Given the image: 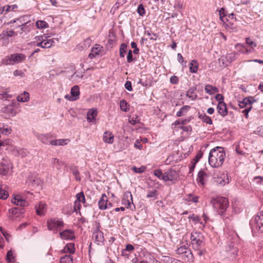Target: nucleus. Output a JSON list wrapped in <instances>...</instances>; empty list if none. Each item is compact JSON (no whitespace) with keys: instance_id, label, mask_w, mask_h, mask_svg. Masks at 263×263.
<instances>
[{"instance_id":"obj_1","label":"nucleus","mask_w":263,"mask_h":263,"mask_svg":"<svg viewBox=\"0 0 263 263\" xmlns=\"http://www.w3.org/2000/svg\"><path fill=\"white\" fill-rule=\"evenodd\" d=\"M226 158V153L222 147L216 146L212 148L209 153V163L213 167L221 166Z\"/></svg>"},{"instance_id":"obj_2","label":"nucleus","mask_w":263,"mask_h":263,"mask_svg":"<svg viewBox=\"0 0 263 263\" xmlns=\"http://www.w3.org/2000/svg\"><path fill=\"white\" fill-rule=\"evenodd\" d=\"M211 203L213 208L221 215H222L223 212L228 207L229 204L228 199L223 197L213 198L211 200Z\"/></svg>"},{"instance_id":"obj_3","label":"nucleus","mask_w":263,"mask_h":263,"mask_svg":"<svg viewBox=\"0 0 263 263\" xmlns=\"http://www.w3.org/2000/svg\"><path fill=\"white\" fill-rule=\"evenodd\" d=\"M176 253L181 255L182 259L185 261L190 262L194 261V256L187 243L179 247L176 250Z\"/></svg>"},{"instance_id":"obj_4","label":"nucleus","mask_w":263,"mask_h":263,"mask_svg":"<svg viewBox=\"0 0 263 263\" xmlns=\"http://www.w3.org/2000/svg\"><path fill=\"white\" fill-rule=\"evenodd\" d=\"M25 58L26 56L24 54L21 53L13 54L3 59L2 63L5 65H14L22 62Z\"/></svg>"},{"instance_id":"obj_5","label":"nucleus","mask_w":263,"mask_h":263,"mask_svg":"<svg viewBox=\"0 0 263 263\" xmlns=\"http://www.w3.org/2000/svg\"><path fill=\"white\" fill-rule=\"evenodd\" d=\"M48 230H61L64 229L63 220L58 218H51L47 221Z\"/></svg>"},{"instance_id":"obj_6","label":"nucleus","mask_w":263,"mask_h":263,"mask_svg":"<svg viewBox=\"0 0 263 263\" xmlns=\"http://www.w3.org/2000/svg\"><path fill=\"white\" fill-rule=\"evenodd\" d=\"M253 97H248L244 98L242 101H239L238 105L240 108H246L242 112L245 114L246 117H248V113L252 109V104L255 102Z\"/></svg>"},{"instance_id":"obj_7","label":"nucleus","mask_w":263,"mask_h":263,"mask_svg":"<svg viewBox=\"0 0 263 263\" xmlns=\"http://www.w3.org/2000/svg\"><path fill=\"white\" fill-rule=\"evenodd\" d=\"M121 203L122 204L125 205L127 209L132 210V206L134 208H135L133 203V196L130 192H126L124 194Z\"/></svg>"},{"instance_id":"obj_8","label":"nucleus","mask_w":263,"mask_h":263,"mask_svg":"<svg viewBox=\"0 0 263 263\" xmlns=\"http://www.w3.org/2000/svg\"><path fill=\"white\" fill-rule=\"evenodd\" d=\"M10 168H12V164L10 160L7 158H2L0 162V175H7Z\"/></svg>"},{"instance_id":"obj_9","label":"nucleus","mask_w":263,"mask_h":263,"mask_svg":"<svg viewBox=\"0 0 263 263\" xmlns=\"http://www.w3.org/2000/svg\"><path fill=\"white\" fill-rule=\"evenodd\" d=\"M71 95H67L65 98L71 101H74L79 99L80 95L79 87L78 85H75L71 89Z\"/></svg>"},{"instance_id":"obj_10","label":"nucleus","mask_w":263,"mask_h":263,"mask_svg":"<svg viewBox=\"0 0 263 263\" xmlns=\"http://www.w3.org/2000/svg\"><path fill=\"white\" fill-rule=\"evenodd\" d=\"M33 27V23L31 21H28L26 23H24L21 25H18V27H20L21 31L18 32L20 34L25 33V34L29 32L32 28Z\"/></svg>"},{"instance_id":"obj_11","label":"nucleus","mask_w":263,"mask_h":263,"mask_svg":"<svg viewBox=\"0 0 263 263\" xmlns=\"http://www.w3.org/2000/svg\"><path fill=\"white\" fill-rule=\"evenodd\" d=\"M178 175L176 171L173 169H170L165 173L164 181L176 180Z\"/></svg>"},{"instance_id":"obj_12","label":"nucleus","mask_w":263,"mask_h":263,"mask_svg":"<svg viewBox=\"0 0 263 263\" xmlns=\"http://www.w3.org/2000/svg\"><path fill=\"white\" fill-rule=\"evenodd\" d=\"M202 237L198 231H193L191 233V239L192 241H194L196 245L200 248L202 244Z\"/></svg>"},{"instance_id":"obj_13","label":"nucleus","mask_w":263,"mask_h":263,"mask_svg":"<svg viewBox=\"0 0 263 263\" xmlns=\"http://www.w3.org/2000/svg\"><path fill=\"white\" fill-rule=\"evenodd\" d=\"M46 203L40 202L35 207L36 214L41 216L44 215L46 212Z\"/></svg>"},{"instance_id":"obj_14","label":"nucleus","mask_w":263,"mask_h":263,"mask_svg":"<svg viewBox=\"0 0 263 263\" xmlns=\"http://www.w3.org/2000/svg\"><path fill=\"white\" fill-rule=\"evenodd\" d=\"M77 200L74 201V209L76 210V208L77 207L78 209H80V206L81 205L80 202L85 203V198L83 192H81L79 193H78L76 195Z\"/></svg>"},{"instance_id":"obj_15","label":"nucleus","mask_w":263,"mask_h":263,"mask_svg":"<svg viewBox=\"0 0 263 263\" xmlns=\"http://www.w3.org/2000/svg\"><path fill=\"white\" fill-rule=\"evenodd\" d=\"M217 109L218 113L222 117H224L228 114L227 105L224 102H218Z\"/></svg>"},{"instance_id":"obj_16","label":"nucleus","mask_w":263,"mask_h":263,"mask_svg":"<svg viewBox=\"0 0 263 263\" xmlns=\"http://www.w3.org/2000/svg\"><path fill=\"white\" fill-rule=\"evenodd\" d=\"M102 48L103 47L101 45L96 44L92 48L91 52L88 55V57L91 59L96 56L99 55Z\"/></svg>"},{"instance_id":"obj_17","label":"nucleus","mask_w":263,"mask_h":263,"mask_svg":"<svg viewBox=\"0 0 263 263\" xmlns=\"http://www.w3.org/2000/svg\"><path fill=\"white\" fill-rule=\"evenodd\" d=\"M208 177V174L202 170H200L197 175V181L199 185L203 186L205 184L204 178Z\"/></svg>"},{"instance_id":"obj_18","label":"nucleus","mask_w":263,"mask_h":263,"mask_svg":"<svg viewBox=\"0 0 263 263\" xmlns=\"http://www.w3.org/2000/svg\"><path fill=\"white\" fill-rule=\"evenodd\" d=\"M60 234L63 239L72 240L75 238L73 231H61Z\"/></svg>"},{"instance_id":"obj_19","label":"nucleus","mask_w":263,"mask_h":263,"mask_svg":"<svg viewBox=\"0 0 263 263\" xmlns=\"http://www.w3.org/2000/svg\"><path fill=\"white\" fill-rule=\"evenodd\" d=\"M107 198L105 194H102L100 200L99 201L98 205L101 210H105L107 208Z\"/></svg>"},{"instance_id":"obj_20","label":"nucleus","mask_w":263,"mask_h":263,"mask_svg":"<svg viewBox=\"0 0 263 263\" xmlns=\"http://www.w3.org/2000/svg\"><path fill=\"white\" fill-rule=\"evenodd\" d=\"M97 110L96 109L91 108L90 109L87 114V120L88 122H91L95 120L96 116H97Z\"/></svg>"},{"instance_id":"obj_21","label":"nucleus","mask_w":263,"mask_h":263,"mask_svg":"<svg viewBox=\"0 0 263 263\" xmlns=\"http://www.w3.org/2000/svg\"><path fill=\"white\" fill-rule=\"evenodd\" d=\"M114 136L108 131H106L103 135V141L107 143L112 144L114 142Z\"/></svg>"},{"instance_id":"obj_22","label":"nucleus","mask_w":263,"mask_h":263,"mask_svg":"<svg viewBox=\"0 0 263 263\" xmlns=\"http://www.w3.org/2000/svg\"><path fill=\"white\" fill-rule=\"evenodd\" d=\"M11 202L12 203L21 206H27L28 202L24 199H21L17 197H14L11 199Z\"/></svg>"},{"instance_id":"obj_23","label":"nucleus","mask_w":263,"mask_h":263,"mask_svg":"<svg viewBox=\"0 0 263 263\" xmlns=\"http://www.w3.org/2000/svg\"><path fill=\"white\" fill-rule=\"evenodd\" d=\"M196 90V87L192 86L189 88L186 92V97H187L191 100H195L197 98V95L195 93Z\"/></svg>"},{"instance_id":"obj_24","label":"nucleus","mask_w":263,"mask_h":263,"mask_svg":"<svg viewBox=\"0 0 263 263\" xmlns=\"http://www.w3.org/2000/svg\"><path fill=\"white\" fill-rule=\"evenodd\" d=\"M92 237L95 238V240L98 243L103 242L104 240L103 233L102 231H94Z\"/></svg>"},{"instance_id":"obj_25","label":"nucleus","mask_w":263,"mask_h":263,"mask_svg":"<svg viewBox=\"0 0 263 263\" xmlns=\"http://www.w3.org/2000/svg\"><path fill=\"white\" fill-rule=\"evenodd\" d=\"M55 41L57 42H59L58 39L53 38L51 39H48V38H47L45 40V44L44 45V48H49L52 47V46H54Z\"/></svg>"},{"instance_id":"obj_26","label":"nucleus","mask_w":263,"mask_h":263,"mask_svg":"<svg viewBox=\"0 0 263 263\" xmlns=\"http://www.w3.org/2000/svg\"><path fill=\"white\" fill-rule=\"evenodd\" d=\"M204 89L207 93L211 95L218 92V89L216 87L209 84L205 85Z\"/></svg>"},{"instance_id":"obj_27","label":"nucleus","mask_w":263,"mask_h":263,"mask_svg":"<svg viewBox=\"0 0 263 263\" xmlns=\"http://www.w3.org/2000/svg\"><path fill=\"white\" fill-rule=\"evenodd\" d=\"M17 100L22 102H28L29 100V94L28 92L24 91L23 93L17 97Z\"/></svg>"},{"instance_id":"obj_28","label":"nucleus","mask_w":263,"mask_h":263,"mask_svg":"<svg viewBox=\"0 0 263 263\" xmlns=\"http://www.w3.org/2000/svg\"><path fill=\"white\" fill-rule=\"evenodd\" d=\"M69 141L68 139H56L51 140L50 144L52 145H64L67 144V142Z\"/></svg>"},{"instance_id":"obj_29","label":"nucleus","mask_w":263,"mask_h":263,"mask_svg":"<svg viewBox=\"0 0 263 263\" xmlns=\"http://www.w3.org/2000/svg\"><path fill=\"white\" fill-rule=\"evenodd\" d=\"M198 69V64L196 60H192L190 64V71L191 73H196Z\"/></svg>"},{"instance_id":"obj_30","label":"nucleus","mask_w":263,"mask_h":263,"mask_svg":"<svg viewBox=\"0 0 263 263\" xmlns=\"http://www.w3.org/2000/svg\"><path fill=\"white\" fill-rule=\"evenodd\" d=\"M63 251L65 253H73L75 251L74 245L73 243H68L64 247Z\"/></svg>"},{"instance_id":"obj_31","label":"nucleus","mask_w":263,"mask_h":263,"mask_svg":"<svg viewBox=\"0 0 263 263\" xmlns=\"http://www.w3.org/2000/svg\"><path fill=\"white\" fill-rule=\"evenodd\" d=\"M190 109V106L188 105H184L182 107L180 110L177 112L176 116L177 117H181L186 115L189 110Z\"/></svg>"},{"instance_id":"obj_32","label":"nucleus","mask_w":263,"mask_h":263,"mask_svg":"<svg viewBox=\"0 0 263 263\" xmlns=\"http://www.w3.org/2000/svg\"><path fill=\"white\" fill-rule=\"evenodd\" d=\"M199 118L204 122L209 124H212V120L211 118L208 116L206 115L205 114H200L199 115Z\"/></svg>"},{"instance_id":"obj_33","label":"nucleus","mask_w":263,"mask_h":263,"mask_svg":"<svg viewBox=\"0 0 263 263\" xmlns=\"http://www.w3.org/2000/svg\"><path fill=\"white\" fill-rule=\"evenodd\" d=\"M6 258L9 263H14L15 261V258L12 250H9L7 252Z\"/></svg>"},{"instance_id":"obj_34","label":"nucleus","mask_w":263,"mask_h":263,"mask_svg":"<svg viewBox=\"0 0 263 263\" xmlns=\"http://www.w3.org/2000/svg\"><path fill=\"white\" fill-rule=\"evenodd\" d=\"M128 122L132 125H135L137 123H140V119L137 115H134L129 117Z\"/></svg>"},{"instance_id":"obj_35","label":"nucleus","mask_w":263,"mask_h":263,"mask_svg":"<svg viewBox=\"0 0 263 263\" xmlns=\"http://www.w3.org/2000/svg\"><path fill=\"white\" fill-rule=\"evenodd\" d=\"M52 164L57 170H60L64 163L57 158H53Z\"/></svg>"},{"instance_id":"obj_36","label":"nucleus","mask_w":263,"mask_h":263,"mask_svg":"<svg viewBox=\"0 0 263 263\" xmlns=\"http://www.w3.org/2000/svg\"><path fill=\"white\" fill-rule=\"evenodd\" d=\"M36 26L37 29H44L48 27V24L44 21L39 20L36 22Z\"/></svg>"},{"instance_id":"obj_37","label":"nucleus","mask_w":263,"mask_h":263,"mask_svg":"<svg viewBox=\"0 0 263 263\" xmlns=\"http://www.w3.org/2000/svg\"><path fill=\"white\" fill-rule=\"evenodd\" d=\"M39 139L43 143L48 144L51 141L49 140V136L46 135H41L39 136Z\"/></svg>"},{"instance_id":"obj_38","label":"nucleus","mask_w":263,"mask_h":263,"mask_svg":"<svg viewBox=\"0 0 263 263\" xmlns=\"http://www.w3.org/2000/svg\"><path fill=\"white\" fill-rule=\"evenodd\" d=\"M127 45L125 43H122L120 45V57L121 58H124L125 53L126 52Z\"/></svg>"},{"instance_id":"obj_39","label":"nucleus","mask_w":263,"mask_h":263,"mask_svg":"<svg viewBox=\"0 0 263 263\" xmlns=\"http://www.w3.org/2000/svg\"><path fill=\"white\" fill-rule=\"evenodd\" d=\"M61 263H73L72 257L70 255H65L61 257L60 260Z\"/></svg>"},{"instance_id":"obj_40","label":"nucleus","mask_w":263,"mask_h":263,"mask_svg":"<svg viewBox=\"0 0 263 263\" xmlns=\"http://www.w3.org/2000/svg\"><path fill=\"white\" fill-rule=\"evenodd\" d=\"M154 174L159 179L162 180L164 181L165 173H162V172L160 169L155 170Z\"/></svg>"},{"instance_id":"obj_41","label":"nucleus","mask_w":263,"mask_h":263,"mask_svg":"<svg viewBox=\"0 0 263 263\" xmlns=\"http://www.w3.org/2000/svg\"><path fill=\"white\" fill-rule=\"evenodd\" d=\"M158 195V193L157 190H153L152 191H149L146 195L147 198H153V200H155L157 198Z\"/></svg>"},{"instance_id":"obj_42","label":"nucleus","mask_w":263,"mask_h":263,"mask_svg":"<svg viewBox=\"0 0 263 263\" xmlns=\"http://www.w3.org/2000/svg\"><path fill=\"white\" fill-rule=\"evenodd\" d=\"M70 170L72 172V174L75 176L76 179L80 181L81 180V178L79 176L80 173L77 167H70Z\"/></svg>"},{"instance_id":"obj_43","label":"nucleus","mask_w":263,"mask_h":263,"mask_svg":"<svg viewBox=\"0 0 263 263\" xmlns=\"http://www.w3.org/2000/svg\"><path fill=\"white\" fill-rule=\"evenodd\" d=\"M246 44L249 46V47L252 48V49H254L255 47H256L257 46L256 43L254 41H253L252 39H251L250 37L246 38Z\"/></svg>"},{"instance_id":"obj_44","label":"nucleus","mask_w":263,"mask_h":263,"mask_svg":"<svg viewBox=\"0 0 263 263\" xmlns=\"http://www.w3.org/2000/svg\"><path fill=\"white\" fill-rule=\"evenodd\" d=\"M49 37H50V36L47 35L46 34H44L43 35L36 36L34 38V41L33 42V44H36L38 42L43 41V40L46 39L47 38H48Z\"/></svg>"},{"instance_id":"obj_45","label":"nucleus","mask_w":263,"mask_h":263,"mask_svg":"<svg viewBox=\"0 0 263 263\" xmlns=\"http://www.w3.org/2000/svg\"><path fill=\"white\" fill-rule=\"evenodd\" d=\"M235 48L238 52L243 54L246 53L245 50L246 49V47H245V45H243L241 44H237L235 45Z\"/></svg>"},{"instance_id":"obj_46","label":"nucleus","mask_w":263,"mask_h":263,"mask_svg":"<svg viewBox=\"0 0 263 263\" xmlns=\"http://www.w3.org/2000/svg\"><path fill=\"white\" fill-rule=\"evenodd\" d=\"M137 12L140 16H143L145 14V9L142 4H140L138 6L137 9Z\"/></svg>"},{"instance_id":"obj_47","label":"nucleus","mask_w":263,"mask_h":263,"mask_svg":"<svg viewBox=\"0 0 263 263\" xmlns=\"http://www.w3.org/2000/svg\"><path fill=\"white\" fill-rule=\"evenodd\" d=\"M8 196V193L6 191L0 188V199H6Z\"/></svg>"},{"instance_id":"obj_48","label":"nucleus","mask_w":263,"mask_h":263,"mask_svg":"<svg viewBox=\"0 0 263 263\" xmlns=\"http://www.w3.org/2000/svg\"><path fill=\"white\" fill-rule=\"evenodd\" d=\"M228 251L231 252L232 254L234 256L237 255V249L235 248L233 245H231V244L229 247V249L227 250Z\"/></svg>"},{"instance_id":"obj_49","label":"nucleus","mask_w":263,"mask_h":263,"mask_svg":"<svg viewBox=\"0 0 263 263\" xmlns=\"http://www.w3.org/2000/svg\"><path fill=\"white\" fill-rule=\"evenodd\" d=\"M145 33L148 36L150 40H156L157 36L155 33H152L151 31L148 30L145 31Z\"/></svg>"},{"instance_id":"obj_50","label":"nucleus","mask_w":263,"mask_h":263,"mask_svg":"<svg viewBox=\"0 0 263 263\" xmlns=\"http://www.w3.org/2000/svg\"><path fill=\"white\" fill-rule=\"evenodd\" d=\"M2 110L4 112H7L8 114H13L14 109H13L11 106H7L5 107H3L2 109Z\"/></svg>"},{"instance_id":"obj_51","label":"nucleus","mask_w":263,"mask_h":263,"mask_svg":"<svg viewBox=\"0 0 263 263\" xmlns=\"http://www.w3.org/2000/svg\"><path fill=\"white\" fill-rule=\"evenodd\" d=\"M0 132L2 134L7 135L11 133V129L9 127H4L3 128H0Z\"/></svg>"},{"instance_id":"obj_52","label":"nucleus","mask_w":263,"mask_h":263,"mask_svg":"<svg viewBox=\"0 0 263 263\" xmlns=\"http://www.w3.org/2000/svg\"><path fill=\"white\" fill-rule=\"evenodd\" d=\"M127 103L125 100H122L120 101V107L122 110L127 111Z\"/></svg>"},{"instance_id":"obj_53","label":"nucleus","mask_w":263,"mask_h":263,"mask_svg":"<svg viewBox=\"0 0 263 263\" xmlns=\"http://www.w3.org/2000/svg\"><path fill=\"white\" fill-rule=\"evenodd\" d=\"M134 60L133 58V51L132 50H129L127 55V62L128 63H131Z\"/></svg>"},{"instance_id":"obj_54","label":"nucleus","mask_w":263,"mask_h":263,"mask_svg":"<svg viewBox=\"0 0 263 263\" xmlns=\"http://www.w3.org/2000/svg\"><path fill=\"white\" fill-rule=\"evenodd\" d=\"M170 81L173 84H177L179 82V78L176 76H173L170 78Z\"/></svg>"},{"instance_id":"obj_55","label":"nucleus","mask_w":263,"mask_h":263,"mask_svg":"<svg viewBox=\"0 0 263 263\" xmlns=\"http://www.w3.org/2000/svg\"><path fill=\"white\" fill-rule=\"evenodd\" d=\"M145 168L144 167H143V166H141V167H139V168L134 166L133 168V170L134 171V172L135 173H143L145 171Z\"/></svg>"},{"instance_id":"obj_56","label":"nucleus","mask_w":263,"mask_h":263,"mask_svg":"<svg viewBox=\"0 0 263 263\" xmlns=\"http://www.w3.org/2000/svg\"><path fill=\"white\" fill-rule=\"evenodd\" d=\"M219 15L221 20H222V18L227 16V14L226 13V11L224 8H222L219 10Z\"/></svg>"},{"instance_id":"obj_57","label":"nucleus","mask_w":263,"mask_h":263,"mask_svg":"<svg viewBox=\"0 0 263 263\" xmlns=\"http://www.w3.org/2000/svg\"><path fill=\"white\" fill-rule=\"evenodd\" d=\"M165 259V261L167 262L168 263H177L178 260L175 258L170 257L168 256H166Z\"/></svg>"},{"instance_id":"obj_58","label":"nucleus","mask_w":263,"mask_h":263,"mask_svg":"<svg viewBox=\"0 0 263 263\" xmlns=\"http://www.w3.org/2000/svg\"><path fill=\"white\" fill-rule=\"evenodd\" d=\"M6 35L8 37H12L17 35V33L13 30H9L6 31Z\"/></svg>"},{"instance_id":"obj_59","label":"nucleus","mask_w":263,"mask_h":263,"mask_svg":"<svg viewBox=\"0 0 263 263\" xmlns=\"http://www.w3.org/2000/svg\"><path fill=\"white\" fill-rule=\"evenodd\" d=\"M215 99L218 101V102H224V97L220 93L217 94L215 96Z\"/></svg>"},{"instance_id":"obj_60","label":"nucleus","mask_w":263,"mask_h":263,"mask_svg":"<svg viewBox=\"0 0 263 263\" xmlns=\"http://www.w3.org/2000/svg\"><path fill=\"white\" fill-rule=\"evenodd\" d=\"M189 121V120H187L186 119L185 120H182V119H179L177 121H176L175 122V125H179V124H186Z\"/></svg>"},{"instance_id":"obj_61","label":"nucleus","mask_w":263,"mask_h":263,"mask_svg":"<svg viewBox=\"0 0 263 263\" xmlns=\"http://www.w3.org/2000/svg\"><path fill=\"white\" fill-rule=\"evenodd\" d=\"M125 88L128 91H132L133 90L132 83L130 81H126L125 84Z\"/></svg>"},{"instance_id":"obj_62","label":"nucleus","mask_w":263,"mask_h":263,"mask_svg":"<svg viewBox=\"0 0 263 263\" xmlns=\"http://www.w3.org/2000/svg\"><path fill=\"white\" fill-rule=\"evenodd\" d=\"M13 74L14 76H20L22 77H23L24 73L22 70H15L13 72Z\"/></svg>"},{"instance_id":"obj_63","label":"nucleus","mask_w":263,"mask_h":263,"mask_svg":"<svg viewBox=\"0 0 263 263\" xmlns=\"http://www.w3.org/2000/svg\"><path fill=\"white\" fill-rule=\"evenodd\" d=\"M135 147L141 149L142 148V145L141 144V142L139 140H137L134 144Z\"/></svg>"},{"instance_id":"obj_64","label":"nucleus","mask_w":263,"mask_h":263,"mask_svg":"<svg viewBox=\"0 0 263 263\" xmlns=\"http://www.w3.org/2000/svg\"><path fill=\"white\" fill-rule=\"evenodd\" d=\"M148 257L149 258L148 263H158L159 262L158 261L156 260L151 255H149Z\"/></svg>"}]
</instances>
